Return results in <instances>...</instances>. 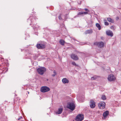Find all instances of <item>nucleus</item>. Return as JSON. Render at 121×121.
<instances>
[{
    "label": "nucleus",
    "mask_w": 121,
    "mask_h": 121,
    "mask_svg": "<svg viewBox=\"0 0 121 121\" xmlns=\"http://www.w3.org/2000/svg\"><path fill=\"white\" fill-rule=\"evenodd\" d=\"M50 90L49 88L46 86L42 87L41 89V91L43 92H45L49 91Z\"/></svg>",
    "instance_id": "obj_5"
},
{
    "label": "nucleus",
    "mask_w": 121,
    "mask_h": 121,
    "mask_svg": "<svg viewBox=\"0 0 121 121\" xmlns=\"http://www.w3.org/2000/svg\"><path fill=\"white\" fill-rule=\"evenodd\" d=\"M63 46L64 45L65 41L63 40H60L59 42Z\"/></svg>",
    "instance_id": "obj_15"
},
{
    "label": "nucleus",
    "mask_w": 121,
    "mask_h": 121,
    "mask_svg": "<svg viewBox=\"0 0 121 121\" xmlns=\"http://www.w3.org/2000/svg\"><path fill=\"white\" fill-rule=\"evenodd\" d=\"M84 10L86 11H87L88 12H89V11L87 9H86V8H85L84 9Z\"/></svg>",
    "instance_id": "obj_28"
},
{
    "label": "nucleus",
    "mask_w": 121,
    "mask_h": 121,
    "mask_svg": "<svg viewBox=\"0 0 121 121\" xmlns=\"http://www.w3.org/2000/svg\"><path fill=\"white\" fill-rule=\"evenodd\" d=\"M90 106L92 108H94L95 106V103L93 100H91L90 101Z\"/></svg>",
    "instance_id": "obj_8"
},
{
    "label": "nucleus",
    "mask_w": 121,
    "mask_h": 121,
    "mask_svg": "<svg viewBox=\"0 0 121 121\" xmlns=\"http://www.w3.org/2000/svg\"><path fill=\"white\" fill-rule=\"evenodd\" d=\"M63 109L62 108H59L58 109V110L56 112V113L58 114H60L62 112Z\"/></svg>",
    "instance_id": "obj_13"
},
{
    "label": "nucleus",
    "mask_w": 121,
    "mask_h": 121,
    "mask_svg": "<svg viewBox=\"0 0 121 121\" xmlns=\"http://www.w3.org/2000/svg\"><path fill=\"white\" fill-rule=\"evenodd\" d=\"M104 24L105 25L108 26L109 25V23L107 22H104Z\"/></svg>",
    "instance_id": "obj_25"
},
{
    "label": "nucleus",
    "mask_w": 121,
    "mask_h": 121,
    "mask_svg": "<svg viewBox=\"0 0 121 121\" xmlns=\"http://www.w3.org/2000/svg\"><path fill=\"white\" fill-rule=\"evenodd\" d=\"M67 107L71 110L73 111L74 109L75 106L74 104L73 103H69L68 104Z\"/></svg>",
    "instance_id": "obj_2"
},
{
    "label": "nucleus",
    "mask_w": 121,
    "mask_h": 121,
    "mask_svg": "<svg viewBox=\"0 0 121 121\" xmlns=\"http://www.w3.org/2000/svg\"><path fill=\"white\" fill-rule=\"evenodd\" d=\"M96 26L98 28L99 30H100L101 29V27L100 24L98 23H96Z\"/></svg>",
    "instance_id": "obj_17"
},
{
    "label": "nucleus",
    "mask_w": 121,
    "mask_h": 121,
    "mask_svg": "<svg viewBox=\"0 0 121 121\" xmlns=\"http://www.w3.org/2000/svg\"><path fill=\"white\" fill-rule=\"evenodd\" d=\"M47 81H48V79H47Z\"/></svg>",
    "instance_id": "obj_32"
},
{
    "label": "nucleus",
    "mask_w": 121,
    "mask_h": 121,
    "mask_svg": "<svg viewBox=\"0 0 121 121\" xmlns=\"http://www.w3.org/2000/svg\"><path fill=\"white\" fill-rule=\"evenodd\" d=\"M71 57L72 59L75 60H78L79 59L78 56L74 54H72L71 55Z\"/></svg>",
    "instance_id": "obj_10"
},
{
    "label": "nucleus",
    "mask_w": 121,
    "mask_h": 121,
    "mask_svg": "<svg viewBox=\"0 0 121 121\" xmlns=\"http://www.w3.org/2000/svg\"><path fill=\"white\" fill-rule=\"evenodd\" d=\"M116 79V77L112 74L109 75L108 77V79L110 82L114 81Z\"/></svg>",
    "instance_id": "obj_3"
},
{
    "label": "nucleus",
    "mask_w": 121,
    "mask_h": 121,
    "mask_svg": "<svg viewBox=\"0 0 121 121\" xmlns=\"http://www.w3.org/2000/svg\"><path fill=\"white\" fill-rule=\"evenodd\" d=\"M22 117H20L19 118H18V120H19L20 119H22Z\"/></svg>",
    "instance_id": "obj_27"
},
{
    "label": "nucleus",
    "mask_w": 121,
    "mask_h": 121,
    "mask_svg": "<svg viewBox=\"0 0 121 121\" xmlns=\"http://www.w3.org/2000/svg\"><path fill=\"white\" fill-rule=\"evenodd\" d=\"M83 12V14H84V15H86L88 14V13L87 12Z\"/></svg>",
    "instance_id": "obj_26"
},
{
    "label": "nucleus",
    "mask_w": 121,
    "mask_h": 121,
    "mask_svg": "<svg viewBox=\"0 0 121 121\" xmlns=\"http://www.w3.org/2000/svg\"><path fill=\"white\" fill-rule=\"evenodd\" d=\"M107 19L108 21L112 23L113 22V21L110 17L108 18Z\"/></svg>",
    "instance_id": "obj_18"
},
{
    "label": "nucleus",
    "mask_w": 121,
    "mask_h": 121,
    "mask_svg": "<svg viewBox=\"0 0 121 121\" xmlns=\"http://www.w3.org/2000/svg\"><path fill=\"white\" fill-rule=\"evenodd\" d=\"M119 19V18L118 17H117L116 18V19L117 20H118V19Z\"/></svg>",
    "instance_id": "obj_30"
},
{
    "label": "nucleus",
    "mask_w": 121,
    "mask_h": 121,
    "mask_svg": "<svg viewBox=\"0 0 121 121\" xmlns=\"http://www.w3.org/2000/svg\"><path fill=\"white\" fill-rule=\"evenodd\" d=\"M101 98L103 100H105L106 99V97L104 95H102L101 97Z\"/></svg>",
    "instance_id": "obj_22"
},
{
    "label": "nucleus",
    "mask_w": 121,
    "mask_h": 121,
    "mask_svg": "<svg viewBox=\"0 0 121 121\" xmlns=\"http://www.w3.org/2000/svg\"><path fill=\"white\" fill-rule=\"evenodd\" d=\"M94 44L95 45L98 46V47L100 48H103L104 46V43L102 42H95L94 43Z\"/></svg>",
    "instance_id": "obj_7"
},
{
    "label": "nucleus",
    "mask_w": 121,
    "mask_h": 121,
    "mask_svg": "<svg viewBox=\"0 0 121 121\" xmlns=\"http://www.w3.org/2000/svg\"><path fill=\"white\" fill-rule=\"evenodd\" d=\"M36 47L38 49H43L45 48V45L42 44H38L36 45Z\"/></svg>",
    "instance_id": "obj_9"
},
{
    "label": "nucleus",
    "mask_w": 121,
    "mask_h": 121,
    "mask_svg": "<svg viewBox=\"0 0 121 121\" xmlns=\"http://www.w3.org/2000/svg\"><path fill=\"white\" fill-rule=\"evenodd\" d=\"M62 81L63 83L64 84L66 83H68L69 82V80L65 78H63L62 79Z\"/></svg>",
    "instance_id": "obj_12"
},
{
    "label": "nucleus",
    "mask_w": 121,
    "mask_h": 121,
    "mask_svg": "<svg viewBox=\"0 0 121 121\" xmlns=\"http://www.w3.org/2000/svg\"><path fill=\"white\" fill-rule=\"evenodd\" d=\"M53 73L54 74L52 75V77H54L55 76L56 74V71L54 70L53 71Z\"/></svg>",
    "instance_id": "obj_20"
},
{
    "label": "nucleus",
    "mask_w": 121,
    "mask_h": 121,
    "mask_svg": "<svg viewBox=\"0 0 121 121\" xmlns=\"http://www.w3.org/2000/svg\"><path fill=\"white\" fill-rule=\"evenodd\" d=\"M83 12H79L78 13V15H83Z\"/></svg>",
    "instance_id": "obj_23"
},
{
    "label": "nucleus",
    "mask_w": 121,
    "mask_h": 121,
    "mask_svg": "<svg viewBox=\"0 0 121 121\" xmlns=\"http://www.w3.org/2000/svg\"><path fill=\"white\" fill-rule=\"evenodd\" d=\"M92 32V31L91 30H86V34L91 33Z\"/></svg>",
    "instance_id": "obj_16"
},
{
    "label": "nucleus",
    "mask_w": 121,
    "mask_h": 121,
    "mask_svg": "<svg viewBox=\"0 0 121 121\" xmlns=\"http://www.w3.org/2000/svg\"><path fill=\"white\" fill-rule=\"evenodd\" d=\"M110 29L113 30H115V29L114 28V27L113 26H112L110 27Z\"/></svg>",
    "instance_id": "obj_24"
},
{
    "label": "nucleus",
    "mask_w": 121,
    "mask_h": 121,
    "mask_svg": "<svg viewBox=\"0 0 121 121\" xmlns=\"http://www.w3.org/2000/svg\"><path fill=\"white\" fill-rule=\"evenodd\" d=\"M97 77L96 76H94L93 77H91V80H94L95 79L97 78Z\"/></svg>",
    "instance_id": "obj_19"
},
{
    "label": "nucleus",
    "mask_w": 121,
    "mask_h": 121,
    "mask_svg": "<svg viewBox=\"0 0 121 121\" xmlns=\"http://www.w3.org/2000/svg\"><path fill=\"white\" fill-rule=\"evenodd\" d=\"M37 70L38 73L41 75L43 74L44 73L46 70V69L44 67H40L38 68Z\"/></svg>",
    "instance_id": "obj_1"
},
{
    "label": "nucleus",
    "mask_w": 121,
    "mask_h": 121,
    "mask_svg": "<svg viewBox=\"0 0 121 121\" xmlns=\"http://www.w3.org/2000/svg\"><path fill=\"white\" fill-rule=\"evenodd\" d=\"M107 35L108 36L112 37L113 35V34L112 32L110 30L107 31L106 32Z\"/></svg>",
    "instance_id": "obj_11"
},
{
    "label": "nucleus",
    "mask_w": 121,
    "mask_h": 121,
    "mask_svg": "<svg viewBox=\"0 0 121 121\" xmlns=\"http://www.w3.org/2000/svg\"><path fill=\"white\" fill-rule=\"evenodd\" d=\"M105 105V103L104 102H100L98 104L99 107L101 109H103L104 108Z\"/></svg>",
    "instance_id": "obj_6"
},
{
    "label": "nucleus",
    "mask_w": 121,
    "mask_h": 121,
    "mask_svg": "<svg viewBox=\"0 0 121 121\" xmlns=\"http://www.w3.org/2000/svg\"><path fill=\"white\" fill-rule=\"evenodd\" d=\"M28 94H29V91H28Z\"/></svg>",
    "instance_id": "obj_31"
},
{
    "label": "nucleus",
    "mask_w": 121,
    "mask_h": 121,
    "mask_svg": "<svg viewBox=\"0 0 121 121\" xmlns=\"http://www.w3.org/2000/svg\"><path fill=\"white\" fill-rule=\"evenodd\" d=\"M109 112L108 111H106L104 112L103 114V115L104 117H105L107 116Z\"/></svg>",
    "instance_id": "obj_14"
},
{
    "label": "nucleus",
    "mask_w": 121,
    "mask_h": 121,
    "mask_svg": "<svg viewBox=\"0 0 121 121\" xmlns=\"http://www.w3.org/2000/svg\"><path fill=\"white\" fill-rule=\"evenodd\" d=\"M72 64L73 65H74L75 66H78V65H76V63L74 62H72Z\"/></svg>",
    "instance_id": "obj_21"
},
{
    "label": "nucleus",
    "mask_w": 121,
    "mask_h": 121,
    "mask_svg": "<svg viewBox=\"0 0 121 121\" xmlns=\"http://www.w3.org/2000/svg\"><path fill=\"white\" fill-rule=\"evenodd\" d=\"M58 18L60 20H61L62 19V18L60 15L59 16Z\"/></svg>",
    "instance_id": "obj_29"
},
{
    "label": "nucleus",
    "mask_w": 121,
    "mask_h": 121,
    "mask_svg": "<svg viewBox=\"0 0 121 121\" xmlns=\"http://www.w3.org/2000/svg\"><path fill=\"white\" fill-rule=\"evenodd\" d=\"M83 119V116L82 115L80 114L76 116L75 120L77 121H82Z\"/></svg>",
    "instance_id": "obj_4"
}]
</instances>
